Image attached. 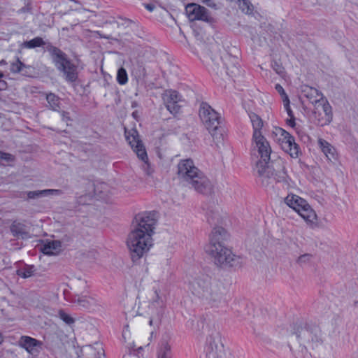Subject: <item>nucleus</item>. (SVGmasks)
Listing matches in <instances>:
<instances>
[{
    "mask_svg": "<svg viewBox=\"0 0 358 358\" xmlns=\"http://www.w3.org/2000/svg\"><path fill=\"white\" fill-rule=\"evenodd\" d=\"M302 93L312 103H318L322 101L321 103L322 109L324 114V117H322L323 122L322 124H329L332 119L331 107L329 103H324L323 99V94L316 88L305 85L302 88Z\"/></svg>",
    "mask_w": 358,
    "mask_h": 358,
    "instance_id": "9d476101",
    "label": "nucleus"
},
{
    "mask_svg": "<svg viewBox=\"0 0 358 358\" xmlns=\"http://www.w3.org/2000/svg\"><path fill=\"white\" fill-rule=\"evenodd\" d=\"M49 44L52 43L50 42H45L41 37L37 36L30 41H24L20 45V47L22 48L33 49L38 47L43 46L44 48L46 50L47 45Z\"/></svg>",
    "mask_w": 358,
    "mask_h": 358,
    "instance_id": "4be33fe9",
    "label": "nucleus"
},
{
    "mask_svg": "<svg viewBox=\"0 0 358 358\" xmlns=\"http://www.w3.org/2000/svg\"><path fill=\"white\" fill-rule=\"evenodd\" d=\"M178 175L187 181L199 193L209 194L213 190V185L209 179L194 166L190 159L180 161L178 164Z\"/></svg>",
    "mask_w": 358,
    "mask_h": 358,
    "instance_id": "20e7f679",
    "label": "nucleus"
},
{
    "mask_svg": "<svg viewBox=\"0 0 358 358\" xmlns=\"http://www.w3.org/2000/svg\"><path fill=\"white\" fill-rule=\"evenodd\" d=\"M271 136L281 148L292 157L296 158L299 154V146L295 142L294 136L280 127H274Z\"/></svg>",
    "mask_w": 358,
    "mask_h": 358,
    "instance_id": "6e6552de",
    "label": "nucleus"
},
{
    "mask_svg": "<svg viewBox=\"0 0 358 358\" xmlns=\"http://www.w3.org/2000/svg\"><path fill=\"white\" fill-rule=\"evenodd\" d=\"M46 51L49 52L52 63L65 81L69 83H76L78 79L79 73L78 64L71 60L61 49L52 44L47 45Z\"/></svg>",
    "mask_w": 358,
    "mask_h": 358,
    "instance_id": "39448f33",
    "label": "nucleus"
},
{
    "mask_svg": "<svg viewBox=\"0 0 358 358\" xmlns=\"http://www.w3.org/2000/svg\"><path fill=\"white\" fill-rule=\"evenodd\" d=\"M41 345L40 341L28 336H22L18 341V345L31 354L36 351V348L41 347Z\"/></svg>",
    "mask_w": 358,
    "mask_h": 358,
    "instance_id": "a211bd4d",
    "label": "nucleus"
},
{
    "mask_svg": "<svg viewBox=\"0 0 358 358\" xmlns=\"http://www.w3.org/2000/svg\"><path fill=\"white\" fill-rule=\"evenodd\" d=\"M252 139L260 156V159L257 162H262L263 165L267 166L270 161L271 153L269 143L262 135L258 134L257 136L252 137Z\"/></svg>",
    "mask_w": 358,
    "mask_h": 358,
    "instance_id": "2eb2a0df",
    "label": "nucleus"
},
{
    "mask_svg": "<svg viewBox=\"0 0 358 358\" xmlns=\"http://www.w3.org/2000/svg\"><path fill=\"white\" fill-rule=\"evenodd\" d=\"M34 267L33 266H26L22 268H19L17 270V275L27 278L31 276L34 273Z\"/></svg>",
    "mask_w": 358,
    "mask_h": 358,
    "instance_id": "cd10ccee",
    "label": "nucleus"
},
{
    "mask_svg": "<svg viewBox=\"0 0 358 358\" xmlns=\"http://www.w3.org/2000/svg\"><path fill=\"white\" fill-rule=\"evenodd\" d=\"M273 71L280 76H282L285 73L284 67L277 62H273L271 64Z\"/></svg>",
    "mask_w": 358,
    "mask_h": 358,
    "instance_id": "f704fd0d",
    "label": "nucleus"
},
{
    "mask_svg": "<svg viewBox=\"0 0 358 358\" xmlns=\"http://www.w3.org/2000/svg\"><path fill=\"white\" fill-rule=\"evenodd\" d=\"M207 216H208V222L209 223H211V222H212V221L215 218V216H210V215H208V213H207Z\"/></svg>",
    "mask_w": 358,
    "mask_h": 358,
    "instance_id": "c03bdc74",
    "label": "nucleus"
},
{
    "mask_svg": "<svg viewBox=\"0 0 358 358\" xmlns=\"http://www.w3.org/2000/svg\"><path fill=\"white\" fill-rule=\"evenodd\" d=\"M3 341V336L1 334H0V344Z\"/></svg>",
    "mask_w": 358,
    "mask_h": 358,
    "instance_id": "49530a36",
    "label": "nucleus"
},
{
    "mask_svg": "<svg viewBox=\"0 0 358 358\" xmlns=\"http://www.w3.org/2000/svg\"><path fill=\"white\" fill-rule=\"evenodd\" d=\"M285 203L295 210L308 224H314L317 220L315 210L303 198L294 194H289L285 198Z\"/></svg>",
    "mask_w": 358,
    "mask_h": 358,
    "instance_id": "0eeeda50",
    "label": "nucleus"
},
{
    "mask_svg": "<svg viewBox=\"0 0 358 358\" xmlns=\"http://www.w3.org/2000/svg\"><path fill=\"white\" fill-rule=\"evenodd\" d=\"M157 358H172L171 347L168 342L164 341L159 343Z\"/></svg>",
    "mask_w": 358,
    "mask_h": 358,
    "instance_id": "b1692460",
    "label": "nucleus"
},
{
    "mask_svg": "<svg viewBox=\"0 0 358 358\" xmlns=\"http://www.w3.org/2000/svg\"><path fill=\"white\" fill-rule=\"evenodd\" d=\"M185 12L190 21L201 20L208 22L211 20L208 10L196 3L187 4L185 6Z\"/></svg>",
    "mask_w": 358,
    "mask_h": 358,
    "instance_id": "ddd939ff",
    "label": "nucleus"
},
{
    "mask_svg": "<svg viewBox=\"0 0 358 358\" xmlns=\"http://www.w3.org/2000/svg\"><path fill=\"white\" fill-rule=\"evenodd\" d=\"M96 358H99V357H96Z\"/></svg>",
    "mask_w": 358,
    "mask_h": 358,
    "instance_id": "8fccbe9b",
    "label": "nucleus"
},
{
    "mask_svg": "<svg viewBox=\"0 0 358 358\" xmlns=\"http://www.w3.org/2000/svg\"><path fill=\"white\" fill-rule=\"evenodd\" d=\"M46 100L48 102V107L54 110L59 111L60 109V98L54 93H48L46 94Z\"/></svg>",
    "mask_w": 358,
    "mask_h": 358,
    "instance_id": "393cba45",
    "label": "nucleus"
},
{
    "mask_svg": "<svg viewBox=\"0 0 358 358\" xmlns=\"http://www.w3.org/2000/svg\"><path fill=\"white\" fill-rule=\"evenodd\" d=\"M220 339L218 334H212L207 338L205 350L206 354L215 358L218 356V351L220 350L221 346L219 345Z\"/></svg>",
    "mask_w": 358,
    "mask_h": 358,
    "instance_id": "f3484780",
    "label": "nucleus"
},
{
    "mask_svg": "<svg viewBox=\"0 0 358 358\" xmlns=\"http://www.w3.org/2000/svg\"><path fill=\"white\" fill-rule=\"evenodd\" d=\"M312 258V255L310 254H304L299 257L297 259V262L300 264H306L309 262Z\"/></svg>",
    "mask_w": 358,
    "mask_h": 358,
    "instance_id": "c9c22d12",
    "label": "nucleus"
},
{
    "mask_svg": "<svg viewBox=\"0 0 358 358\" xmlns=\"http://www.w3.org/2000/svg\"><path fill=\"white\" fill-rule=\"evenodd\" d=\"M163 99L167 110L173 115L180 113L181 105L183 101L182 96L175 90H167L163 95Z\"/></svg>",
    "mask_w": 358,
    "mask_h": 358,
    "instance_id": "4468645a",
    "label": "nucleus"
},
{
    "mask_svg": "<svg viewBox=\"0 0 358 358\" xmlns=\"http://www.w3.org/2000/svg\"><path fill=\"white\" fill-rule=\"evenodd\" d=\"M75 302L80 307L90 310H96L101 306V300L96 295L78 296Z\"/></svg>",
    "mask_w": 358,
    "mask_h": 358,
    "instance_id": "dca6fc26",
    "label": "nucleus"
},
{
    "mask_svg": "<svg viewBox=\"0 0 358 358\" xmlns=\"http://www.w3.org/2000/svg\"><path fill=\"white\" fill-rule=\"evenodd\" d=\"M318 144L327 160L334 162L338 159V153L336 148L327 141L320 138Z\"/></svg>",
    "mask_w": 358,
    "mask_h": 358,
    "instance_id": "6ab92c4d",
    "label": "nucleus"
},
{
    "mask_svg": "<svg viewBox=\"0 0 358 358\" xmlns=\"http://www.w3.org/2000/svg\"><path fill=\"white\" fill-rule=\"evenodd\" d=\"M61 115L63 120L68 121L70 120L69 114L68 112L62 111Z\"/></svg>",
    "mask_w": 358,
    "mask_h": 358,
    "instance_id": "a19ab883",
    "label": "nucleus"
},
{
    "mask_svg": "<svg viewBox=\"0 0 358 358\" xmlns=\"http://www.w3.org/2000/svg\"><path fill=\"white\" fill-rule=\"evenodd\" d=\"M59 315L60 319L62 320L67 324H72L75 322V320L71 315L66 314L63 310H59Z\"/></svg>",
    "mask_w": 358,
    "mask_h": 358,
    "instance_id": "c756f323",
    "label": "nucleus"
},
{
    "mask_svg": "<svg viewBox=\"0 0 358 358\" xmlns=\"http://www.w3.org/2000/svg\"><path fill=\"white\" fill-rule=\"evenodd\" d=\"M62 248V243L60 241L53 240L46 241L41 247V252L47 255H57Z\"/></svg>",
    "mask_w": 358,
    "mask_h": 358,
    "instance_id": "aec40b11",
    "label": "nucleus"
},
{
    "mask_svg": "<svg viewBox=\"0 0 358 358\" xmlns=\"http://www.w3.org/2000/svg\"><path fill=\"white\" fill-rule=\"evenodd\" d=\"M249 117L253 128L252 137L257 136L258 134L262 135L261 132L263 127V121L262 118L255 113H250L249 114Z\"/></svg>",
    "mask_w": 358,
    "mask_h": 358,
    "instance_id": "5701e85b",
    "label": "nucleus"
},
{
    "mask_svg": "<svg viewBox=\"0 0 358 358\" xmlns=\"http://www.w3.org/2000/svg\"><path fill=\"white\" fill-rule=\"evenodd\" d=\"M287 124L292 128L295 127L296 124L294 115H293L292 117H289L287 120Z\"/></svg>",
    "mask_w": 358,
    "mask_h": 358,
    "instance_id": "ea45409f",
    "label": "nucleus"
},
{
    "mask_svg": "<svg viewBox=\"0 0 358 358\" xmlns=\"http://www.w3.org/2000/svg\"><path fill=\"white\" fill-rule=\"evenodd\" d=\"M6 87V83L4 80H0V89H5Z\"/></svg>",
    "mask_w": 358,
    "mask_h": 358,
    "instance_id": "37998d69",
    "label": "nucleus"
},
{
    "mask_svg": "<svg viewBox=\"0 0 358 358\" xmlns=\"http://www.w3.org/2000/svg\"><path fill=\"white\" fill-rule=\"evenodd\" d=\"M227 238V233L224 228H213L209 237V243L205 247V251L218 266H237L241 263V258L224 245V241Z\"/></svg>",
    "mask_w": 358,
    "mask_h": 358,
    "instance_id": "f03ea898",
    "label": "nucleus"
},
{
    "mask_svg": "<svg viewBox=\"0 0 358 358\" xmlns=\"http://www.w3.org/2000/svg\"><path fill=\"white\" fill-rule=\"evenodd\" d=\"M27 196L29 199H36L40 196H45V194L43 190H37V191H30L27 193Z\"/></svg>",
    "mask_w": 358,
    "mask_h": 358,
    "instance_id": "72a5a7b5",
    "label": "nucleus"
},
{
    "mask_svg": "<svg viewBox=\"0 0 358 358\" xmlns=\"http://www.w3.org/2000/svg\"><path fill=\"white\" fill-rule=\"evenodd\" d=\"M31 69V66L26 65L18 57L10 63V71L13 73H22V76H28Z\"/></svg>",
    "mask_w": 358,
    "mask_h": 358,
    "instance_id": "412c9836",
    "label": "nucleus"
},
{
    "mask_svg": "<svg viewBox=\"0 0 358 358\" xmlns=\"http://www.w3.org/2000/svg\"><path fill=\"white\" fill-rule=\"evenodd\" d=\"M3 77V73L2 72H0V79Z\"/></svg>",
    "mask_w": 358,
    "mask_h": 358,
    "instance_id": "de8ad7c7",
    "label": "nucleus"
},
{
    "mask_svg": "<svg viewBox=\"0 0 358 358\" xmlns=\"http://www.w3.org/2000/svg\"><path fill=\"white\" fill-rule=\"evenodd\" d=\"M239 8L246 14H251L253 11V6L249 0H236Z\"/></svg>",
    "mask_w": 358,
    "mask_h": 358,
    "instance_id": "a878e982",
    "label": "nucleus"
},
{
    "mask_svg": "<svg viewBox=\"0 0 358 358\" xmlns=\"http://www.w3.org/2000/svg\"><path fill=\"white\" fill-rule=\"evenodd\" d=\"M355 306H358V301H355Z\"/></svg>",
    "mask_w": 358,
    "mask_h": 358,
    "instance_id": "09e8293b",
    "label": "nucleus"
},
{
    "mask_svg": "<svg viewBox=\"0 0 358 358\" xmlns=\"http://www.w3.org/2000/svg\"><path fill=\"white\" fill-rule=\"evenodd\" d=\"M199 117L206 128L213 136L220 123V115L208 103L202 102L199 107Z\"/></svg>",
    "mask_w": 358,
    "mask_h": 358,
    "instance_id": "9b49d317",
    "label": "nucleus"
},
{
    "mask_svg": "<svg viewBox=\"0 0 358 358\" xmlns=\"http://www.w3.org/2000/svg\"><path fill=\"white\" fill-rule=\"evenodd\" d=\"M203 3L208 6V7L213 8H216V3L214 2L213 0H203Z\"/></svg>",
    "mask_w": 358,
    "mask_h": 358,
    "instance_id": "58836bf2",
    "label": "nucleus"
},
{
    "mask_svg": "<svg viewBox=\"0 0 358 358\" xmlns=\"http://www.w3.org/2000/svg\"><path fill=\"white\" fill-rule=\"evenodd\" d=\"M124 134L127 141L138 157L140 159H147V152L142 141L139 139L138 131L136 129H125Z\"/></svg>",
    "mask_w": 358,
    "mask_h": 358,
    "instance_id": "f8f14e48",
    "label": "nucleus"
},
{
    "mask_svg": "<svg viewBox=\"0 0 358 358\" xmlns=\"http://www.w3.org/2000/svg\"><path fill=\"white\" fill-rule=\"evenodd\" d=\"M0 159L10 164L14 162L15 158L14 155L0 150Z\"/></svg>",
    "mask_w": 358,
    "mask_h": 358,
    "instance_id": "7c9ffc66",
    "label": "nucleus"
},
{
    "mask_svg": "<svg viewBox=\"0 0 358 358\" xmlns=\"http://www.w3.org/2000/svg\"><path fill=\"white\" fill-rule=\"evenodd\" d=\"M7 64V62H6V60H4V59H1V60L0 61V66H1V65H5V64Z\"/></svg>",
    "mask_w": 358,
    "mask_h": 358,
    "instance_id": "a18cd8bd",
    "label": "nucleus"
},
{
    "mask_svg": "<svg viewBox=\"0 0 358 358\" xmlns=\"http://www.w3.org/2000/svg\"><path fill=\"white\" fill-rule=\"evenodd\" d=\"M136 225L129 233L127 245L134 263L141 259L152 246V236L157 224L155 211L139 213L135 217Z\"/></svg>",
    "mask_w": 358,
    "mask_h": 358,
    "instance_id": "f257e3e1",
    "label": "nucleus"
},
{
    "mask_svg": "<svg viewBox=\"0 0 358 358\" xmlns=\"http://www.w3.org/2000/svg\"><path fill=\"white\" fill-rule=\"evenodd\" d=\"M10 231L14 236H22L24 234L20 224H13L10 227Z\"/></svg>",
    "mask_w": 358,
    "mask_h": 358,
    "instance_id": "2f4dec72",
    "label": "nucleus"
},
{
    "mask_svg": "<svg viewBox=\"0 0 358 358\" xmlns=\"http://www.w3.org/2000/svg\"><path fill=\"white\" fill-rule=\"evenodd\" d=\"M44 192L45 194V196H48L50 194L60 195L62 194V192L60 189H44Z\"/></svg>",
    "mask_w": 358,
    "mask_h": 358,
    "instance_id": "4c0bfd02",
    "label": "nucleus"
},
{
    "mask_svg": "<svg viewBox=\"0 0 358 358\" xmlns=\"http://www.w3.org/2000/svg\"><path fill=\"white\" fill-rule=\"evenodd\" d=\"M141 160L143 162L142 165V169L145 173L148 176H152V173H154V169L148 162V157H147V159Z\"/></svg>",
    "mask_w": 358,
    "mask_h": 358,
    "instance_id": "c85d7f7f",
    "label": "nucleus"
},
{
    "mask_svg": "<svg viewBox=\"0 0 358 358\" xmlns=\"http://www.w3.org/2000/svg\"><path fill=\"white\" fill-rule=\"evenodd\" d=\"M256 171L257 181L264 187H273L274 182L286 181L287 174L285 171L276 173L271 166L263 165L262 162L257 163Z\"/></svg>",
    "mask_w": 358,
    "mask_h": 358,
    "instance_id": "1a4fd4ad",
    "label": "nucleus"
},
{
    "mask_svg": "<svg viewBox=\"0 0 358 358\" xmlns=\"http://www.w3.org/2000/svg\"><path fill=\"white\" fill-rule=\"evenodd\" d=\"M145 8L149 11H152L155 8V6L152 4L145 5Z\"/></svg>",
    "mask_w": 358,
    "mask_h": 358,
    "instance_id": "79ce46f5",
    "label": "nucleus"
},
{
    "mask_svg": "<svg viewBox=\"0 0 358 358\" xmlns=\"http://www.w3.org/2000/svg\"><path fill=\"white\" fill-rule=\"evenodd\" d=\"M117 81L121 85H125L128 82L127 71L122 67L120 68L117 71Z\"/></svg>",
    "mask_w": 358,
    "mask_h": 358,
    "instance_id": "bb28decb",
    "label": "nucleus"
},
{
    "mask_svg": "<svg viewBox=\"0 0 358 358\" xmlns=\"http://www.w3.org/2000/svg\"><path fill=\"white\" fill-rule=\"evenodd\" d=\"M276 91L280 94L282 101L285 99V97H288L282 86L280 84H276L275 87Z\"/></svg>",
    "mask_w": 358,
    "mask_h": 358,
    "instance_id": "e433bc0d",
    "label": "nucleus"
},
{
    "mask_svg": "<svg viewBox=\"0 0 358 358\" xmlns=\"http://www.w3.org/2000/svg\"><path fill=\"white\" fill-rule=\"evenodd\" d=\"M194 294L201 299L203 303L210 307H218L222 300L220 284L209 275L201 274L191 282Z\"/></svg>",
    "mask_w": 358,
    "mask_h": 358,
    "instance_id": "7ed1b4c3",
    "label": "nucleus"
},
{
    "mask_svg": "<svg viewBox=\"0 0 358 358\" xmlns=\"http://www.w3.org/2000/svg\"><path fill=\"white\" fill-rule=\"evenodd\" d=\"M282 102L284 108L286 110L289 117H292L294 113L290 107V101L289 97H285V99L283 100Z\"/></svg>",
    "mask_w": 358,
    "mask_h": 358,
    "instance_id": "473e14b6",
    "label": "nucleus"
},
{
    "mask_svg": "<svg viewBox=\"0 0 358 358\" xmlns=\"http://www.w3.org/2000/svg\"><path fill=\"white\" fill-rule=\"evenodd\" d=\"M291 331L303 342H307L312 348L322 345L323 338L320 327L312 322L294 323L291 327Z\"/></svg>",
    "mask_w": 358,
    "mask_h": 358,
    "instance_id": "423d86ee",
    "label": "nucleus"
}]
</instances>
